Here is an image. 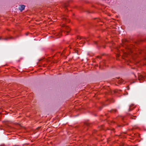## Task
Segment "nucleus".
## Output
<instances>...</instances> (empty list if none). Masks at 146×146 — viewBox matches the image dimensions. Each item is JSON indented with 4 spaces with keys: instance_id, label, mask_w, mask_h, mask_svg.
<instances>
[{
    "instance_id": "obj_1",
    "label": "nucleus",
    "mask_w": 146,
    "mask_h": 146,
    "mask_svg": "<svg viewBox=\"0 0 146 146\" xmlns=\"http://www.w3.org/2000/svg\"><path fill=\"white\" fill-rule=\"evenodd\" d=\"M138 79L140 82H142L144 80V77L146 78V75H142L140 73L138 74Z\"/></svg>"
},
{
    "instance_id": "obj_2",
    "label": "nucleus",
    "mask_w": 146,
    "mask_h": 146,
    "mask_svg": "<svg viewBox=\"0 0 146 146\" xmlns=\"http://www.w3.org/2000/svg\"><path fill=\"white\" fill-rule=\"evenodd\" d=\"M62 26L64 27V29L65 30V31H64V32H66L67 33L69 32L70 31V29L67 26H66V25L64 24H63L62 25Z\"/></svg>"
},
{
    "instance_id": "obj_3",
    "label": "nucleus",
    "mask_w": 146,
    "mask_h": 146,
    "mask_svg": "<svg viewBox=\"0 0 146 146\" xmlns=\"http://www.w3.org/2000/svg\"><path fill=\"white\" fill-rule=\"evenodd\" d=\"M78 39H79L80 40L82 39V40L81 42V43L82 44L84 43L85 42V40H86L87 41H88V39L87 38H86V37H82L80 36H79L78 38Z\"/></svg>"
},
{
    "instance_id": "obj_4",
    "label": "nucleus",
    "mask_w": 146,
    "mask_h": 146,
    "mask_svg": "<svg viewBox=\"0 0 146 146\" xmlns=\"http://www.w3.org/2000/svg\"><path fill=\"white\" fill-rule=\"evenodd\" d=\"M61 32L62 31L61 30H60L59 31L56 33L55 34V36H56V38H58L60 37L62 35Z\"/></svg>"
},
{
    "instance_id": "obj_5",
    "label": "nucleus",
    "mask_w": 146,
    "mask_h": 146,
    "mask_svg": "<svg viewBox=\"0 0 146 146\" xmlns=\"http://www.w3.org/2000/svg\"><path fill=\"white\" fill-rule=\"evenodd\" d=\"M25 7V5H20V6L19 7V9L20 10L22 11L24 9Z\"/></svg>"
},
{
    "instance_id": "obj_6",
    "label": "nucleus",
    "mask_w": 146,
    "mask_h": 146,
    "mask_svg": "<svg viewBox=\"0 0 146 146\" xmlns=\"http://www.w3.org/2000/svg\"><path fill=\"white\" fill-rule=\"evenodd\" d=\"M117 81L118 82L119 84H121L123 83V80L121 78H118L117 80Z\"/></svg>"
},
{
    "instance_id": "obj_7",
    "label": "nucleus",
    "mask_w": 146,
    "mask_h": 146,
    "mask_svg": "<svg viewBox=\"0 0 146 146\" xmlns=\"http://www.w3.org/2000/svg\"><path fill=\"white\" fill-rule=\"evenodd\" d=\"M117 111V110L115 109H112L110 111L111 113H114Z\"/></svg>"
},
{
    "instance_id": "obj_8",
    "label": "nucleus",
    "mask_w": 146,
    "mask_h": 146,
    "mask_svg": "<svg viewBox=\"0 0 146 146\" xmlns=\"http://www.w3.org/2000/svg\"><path fill=\"white\" fill-rule=\"evenodd\" d=\"M121 90H118L117 89H116L114 91V93H119V92L121 91Z\"/></svg>"
},
{
    "instance_id": "obj_9",
    "label": "nucleus",
    "mask_w": 146,
    "mask_h": 146,
    "mask_svg": "<svg viewBox=\"0 0 146 146\" xmlns=\"http://www.w3.org/2000/svg\"><path fill=\"white\" fill-rule=\"evenodd\" d=\"M8 38H8V37H5V38H2L1 37H0V40H1V39H3V40H7Z\"/></svg>"
},
{
    "instance_id": "obj_10",
    "label": "nucleus",
    "mask_w": 146,
    "mask_h": 146,
    "mask_svg": "<svg viewBox=\"0 0 146 146\" xmlns=\"http://www.w3.org/2000/svg\"><path fill=\"white\" fill-rule=\"evenodd\" d=\"M75 53H77V54H79V52H78V50H75Z\"/></svg>"
},
{
    "instance_id": "obj_11",
    "label": "nucleus",
    "mask_w": 146,
    "mask_h": 146,
    "mask_svg": "<svg viewBox=\"0 0 146 146\" xmlns=\"http://www.w3.org/2000/svg\"><path fill=\"white\" fill-rule=\"evenodd\" d=\"M128 94V93L127 92H126V93L125 94H124V95H127Z\"/></svg>"
},
{
    "instance_id": "obj_12",
    "label": "nucleus",
    "mask_w": 146,
    "mask_h": 146,
    "mask_svg": "<svg viewBox=\"0 0 146 146\" xmlns=\"http://www.w3.org/2000/svg\"><path fill=\"white\" fill-rule=\"evenodd\" d=\"M63 20H66V19L65 18H63Z\"/></svg>"
},
{
    "instance_id": "obj_13",
    "label": "nucleus",
    "mask_w": 146,
    "mask_h": 146,
    "mask_svg": "<svg viewBox=\"0 0 146 146\" xmlns=\"http://www.w3.org/2000/svg\"><path fill=\"white\" fill-rule=\"evenodd\" d=\"M129 111H130V110H132L130 108L129 109Z\"/></svg>"
},
{
    "instance_id": "obj_14",
    "label": "nucleus",
    "mask_w": 146,
    "mask_h": 146,
    "mask_svg": "<svg viewBox=\"0 0 146 146\" xmlns=\"http://www.w3.org/2000/svg\"><path fill=\"white\" fill-rule=\"evenodd\" d=\"M71 45H72V44H70V46H71Z\"/></svg>"
},
{
    "instance_id": "obj_15",
    "label": "nucleus",
    "mask_w": 146,
    "mask_h": 146,
    "mask_svg": "<svg viewBox=\"0 0 146 146\" xmlns=\"http://www.w3.org/2000/svg\"><path fill=\"white\" fill-rule=\"evenodd\" d=\"M129 49H130V50H131V49H130V48H129Z\"/></svg>"
},
{
    "instance_id": "obj_16",
    "label": "nucleus",
    "mask_w": 146,
    "mask_h": 146,
    "mask_svg": "<svg viewBox=\"0 0 146 146\" xmlns=\"http://www.w3.org/2000/svg\"><path fill=\"white\" fill-rule=\"evenodd\" d=\"M64 50L63 51V53H64Z\"/></svg>"
},
{
    "instance_id": "obj_17",
    "label": "nucleus",
    "mask_w": 146,
    "mask_h": 146,
    "mask_svg": "<svg viewBox=\"0 0 146 146\" xmlns=\"http://www.w3.org/2000/svg\"><path fill=\"white\" fill-rule=\"evenodd\" d=\"M132 118V117H131L130 118Z\"/></svg>"
}]
</instances>
